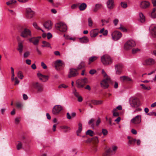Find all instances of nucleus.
I'll list each match as a JSON object with an SVG mask.
<instances>
[{
    "label": "nucleus",
    "mask_w": 156,
    "mask_h": 156,
    "mask_svg": "<svg viewBox=\"0 0 156 156\" xmlns=\"http://www.w3.org/2000/svg\"><path fill=\"white\" fill-rule=\"evenodd\" d=\"M79 74L78 70L76 69L72 68L70 69V71L68 75V77L71 78L77 76Z\"/></svg>",
    "instance_id": "9d476101"
},
{
    "label": "nucleus",
    "mask_w": 156,
    "mask_h": 156,
    "mask_svg": "<svg viewBox=\"0 0 156 156\" xmlns=\"http://www.w3.org/2000/svg\"><path fill=\"white\" fill-rule=\"evenodd\" d=\"M98 58L96 56H93L89 58L88 60V64L90 65L91 63L94 62Z\"/></svg>",
    "instance_id": "393cba45"
},
{
    "label": "nucleus",
    "mask_w": 156,
    "mask_h": 156,
    "mask_svg": "<svg viewBox=\"0 0 156 156\" xmlns=\"http://www.w3.org/2000/svg\"><path fill=\"white\" fill-rule=\"evenodd\" d=\"M130 104L133 108L138 107L140 105L138 99L137 98H131L130 100Z\"/></svg>",
    "instance_id": "39448f33"
},
{
    "label": "nucleus",
    "mask_w": 156,
    "mask_h": 156,
    "mask_svg": "<svg viewBox=\"0 0 156 156\" xmlns=\"http://www.w3.org/2000/svg\"><path fill=\"white\" fill-rule=\"evenodd\" d=\"M120 80L122 82L132 81V79L129 77L126 76H123L120 77Z\"/></svg>",
    "instance_id": "b1692460"
},
{
    "label": "nucleus",
    "mask_w": 156,
    "mask_h": 156,
    "mask_svg": "<svg viewBox=\"0 0 156 156\" xmlns=\"http://www.w3.org/2000/svg\"><path fill=\"white\" fill-rule=\"evenodd\" d=\"M141 120V115H137L133 118L130 121L131 124L135 125L140 124Z\"/></svg>",
    "instance_id": "1a4fd4ad"
},
{
    "label": "nucleus",
    "mask_w": 156,
    "mask_h": 156,
    "mask_svg": "<svg viewBox=\"0 0 156 156\" xmlns=\"http://www.w3.org/2000/svg\"><path fill=\"white\" fill-rule=\"evenodd\" d=\"M34 27L37 30H40L42 31L43 32H44V31L41 29L37 25V23L36 22H34L33 24Z\"/></svg>",
    "instance_id": "c9c22d12"
},
{
    "label": "nucleus",
    "mask_w": 156,
    "mask_h": 156,
    "mask_svg": "<svg viewBox=\"0 0 156 156\" xmlns=\"http://www.w3.org/2000/svg\"><path fill=\"white\" fill-rule=\"evenodd\" d=\"M30 42L33 43L35 45H37L39 43V39L38 37H32L29 39Z\"/></svg>",
    "instance_id": "6ab92c4d"
},
{
    "label": "nucleus",
    "mask_w": 156,
    "mask_h": 156,
    "mask_svg": "<svg viewBox=\"0 0 156 156\" xmlns=\"http://www.w3.org/2000/svg\"><path fill=\"white\" fill-rule=\"evenodd\" d=\"M68 86L64 84H62L58 86V88H61L62 87L64 88H66L68 87Z\"/></svg>",
    "instance_id": "052dcab7"
},
{
    "label": "nucleus",
    "mask_w": 156,
    "mask_h": 156,
    "mask_svg": "<svg viewBox=\"0 0 156 156\" xmlns=\"http://www.w3.org/2000/svg\"><path fill=\"white\" fill-rule=\"evenodd\" d=\"M101 61L104 65H107L111 64L112 62L110 57L107 55H105L101 57Z\"/></svg>",
    "instance_id": "f257e3e1"
},
{
    "label": "nucleus",
    "mask_w": 156,
    "mask_h": 156,
    "mask_svg": "<svg viewBox=\"0 0 156 156\" xmlns=\"http://www.w3.org/2000/svg\"><path fill=\"white\" fill-rule=\"evenodd\" d=\"M155 63V61L154 59L153 58H149L145 60L144 65H151Z\"/></svg>",
    "instance_id": "a211bd4d"
},
{
    "label": "nucleus",
    "mask_w": 156,
    "mask_h": 156,
    "mask_svg": "<svg viewBox=\"0 0 156 156\" xmlns=\"http://www.w3.org/2000/svg\"><path fill=\"white\" fill-rule=\"evenodd\" d=\"M136 141V139L132 138L129 140V143L131 144H133L135 143Z\"/></svg>",
    "instance_id": "c03bdc74"
},
{
    "label": "nucleus",
    "mask_w": 156,
    "mask_h": 156,
    "mask_svg": "<svg viewBox=\"0 0 156 156\" xmlns=\"http://www.w3.org/2000/svg\"><path fill=\"white\" fill-rule=\"evenodd\" d=\"M15 81L14 84L15 85H16L18 84L19 83V81L18 80V79L17 78L15 77Z\"/></svg>",
    "instance_id": "338daca9"
},
{
    "label": "nucleus",
    "mask_w": 156,
    "mask_h": 156,
    "mask_svg": "<svg viewBox=\"0 0 156 156\" xmlns=\"http://www.w3.org/2000/svg\"><path fill=\"white\" fill-rule=\"evenodd\" d=\"M94 132L92 130L89 129L87 131L86 133V135H89L92 136H93Z\"/></svg>",
    "instance_id": "e433bc0d"
},
{
    "label": "nucleus",
    "mask_w": 156,
    "mask_h": 156,
    "mask_svg": "<svg viewBox=\"0 0 156 156\" xmlns=\"http://www.w3.org/2000/svg\"><path fill=\"white\" fill-rule=\"evenodd\" d=\"M88 26L90 27H91L93 24V21L91 18H89L88 19Z\"/></svg>",
    "instance_id": "58836bf2"
},
{
    "label": "nucleus",
    "mask_w": 156,
    "mask_h": 156,
    "mask_svg": "<svg viewBox=\"0 0 156 156\" xmlns=\"http://www.w3.org/2000/svg\"><path fill=\"white\" fill-rule=\"evenodd\" d=\"M119 20L117 19H115L113 21V23L115 26H116L118 23Z\"/></svg>",
    "instance_id": "774afa93"
},
{
    "label": "nucleus",
    "mask_w": 156,
    "mask_h": 156,
    "mask_svg": "<svg viewBox=\"0 0 156 156\" xmlns=\"http://www.w3.org/2000/svg\"><path fill=\"white\" fill-rule=\"evenodd\" d=\"M41 66L44 69H46L47 68V66L43 62H41Z\"/></svg>",
    "instance_id": "6e6d98bb"
},
{
    "label": "nucleus",
    "mask_w": 156,
    "mask_h": 156,
    "mask_svg": "<svg viewBox=\"0 0 156 156\" xmlns=\"http://www.w3.org/2000/svg\"><path fill=\"white\" fill-rule=\"evenodd\" d=\"M122 33L119 31H115L112 34L113 39L115 41H117L122 36Z\"/></svg>",
    "instance_id": "9b49d317"
},
{
    "label": "nucleus",
    "mask_w": 156,
    "mask_h": 156,
    "mask_svg": "<svg viewBox=\"0 0 156 156\" xmlns=\"http://www.w3.org/2000/svg\"><path fill=\"white\" fill-rule=\"evenodd\" d=\"M107 5L108 8L112 9L114 7V1L113 0H108L107 2Z\"/></svg>",
    "instance_id": "412c9836"
},
{
    "label": "nucleus",
    "mask_w": 156,
    "mask_h": 156,
    "mask_svg": "<svg viewBox=\"0 0 156 156\" xmlns=\"http://www.w3.org/2000/svg\"><path fill=\"white\" fill-rule=\"evenodd\" d=\"M23 44L22 42H19L18 44L17 50L19 51L20 54H21L23 52Z\"/></svg>",
    "instance_id": "aec40b11"
},
{
    "label": "nucleus",
    "mask_w": 156,
    "mask_h": 156,
    "mask_svg": "<svg viewBox=\"0 0 156 156\" xmlns=\"http://www.w3.org/2000/svg\"><path fill=\"white\" fill-rule=\"evenodd\" d=\"M116 73L117 74H120L122 72V69L123 66L122 64H118L115 66Z\"/></svg>",
    "instance_id": "2eb2a0df"
},
{
    "label": "nucleus",
    "mask_w": 156,
    "mask_h": 156,
    "mask_svg": "<svg viewBox=\"0 0 156 156\" xmlns=\"http://www.w3.org/2000/svg\"><path fill=\"white\" fill-rule=\"evenodd\" d=\"M43 45L41 46L42 47H50L51 48L50 44L47 42L45 41H42Z\"/></svg>",
    "instance_id": "473e14b6"
},
{
    "label": "nucleus",
    "mask_w": 156,
    "mask_h": 156,
    "mask_svg": "<svg viewBox=\"0 0 156 156\" xmlns=\"http://www.w3.org/2000/svg\"><path fill=\"white\" fill-rule=\"evenodd\" d=\"M150 3L147 1H143L141 2L140 6L141 8L145 9L149 7Z\"/></svg>",
    "instance_id": "5701e85b"
},
{
    "label": "nucleus",
    "mask_w": 156,
    "mask_h": 156,
    "mask_svg": "<svg viewBox=\"0 0 156 156\" xmlns=\"http://www.w3.org/2000/svg\"><path fill=\"white\" fill-rule=\"evenodd\" d=\"M101 73L104 78H105L106 77H109L108 76L106 73L105 72V71L103 69H102V70Z\"/></svg>",
    "instance_id": "864d4df0"
},
{
    "label": "nucleus",
    "mask_w": 156,
    "mask_h": 156,
    "mask_svg": "<svg viewBox=\"0 0 156 156\" xmlns=\"http://www.w3.org/2000/svg\"><path fill=\"white\" fill-rule=\"evenodd\" d=\"M54 65L56 69L57 70L60 69V67H63L64 66V63L60 60H56L54 63Z\"/></svg>",
    "instance_id": "ddd939ff"
},
{
    "label": "nucleus",
    "mask_w": 156,
    "mask_h": 156,
    "mask_svg": "<svg viewBox=\"0 0 156 156\" xmlns=\"http://www.w3.org/2000/svg\"><path fill=\"white\" fill-rule=\"evenodd\" d=\"M135 108H136V109L134 111V113L136 112H140L142 110L141 108H138V107Z\"/></svg>",
    "instance_id": "680f3d73"
},
{
    "label": "nucleus",
    "mask_w": 156,
    "mask_h": 156,
    "mask_svg": "<svg viewBox=\"0 0 156 156\" xmlns=\"http://www.w3.org/2000/svg\"><path fill=\"white\" fill-rule=\"evenodd\" d=\"M111 81V79L110 77L105 78V79L102 80L100 84L101 87L104 89L108 88L109 86L108 83Z\"/></svg>",
    "instance_id": "0eeeda50"
},
{
    "label": "nucleus",
    "mask_w": 156,
    "mask_h": 156,
    "mask_svg": "<svg viewBox=\"0 0 156 156\" xmlns=\"http://www.w3.org/2000/svg\"><path fill=\"white\" fill-rule=\"evenodd\" d=\"M151 33L155 36H156V27H154L151 29Z\"/></svg>",
    "instance_id": "09e8293b"
},
{
    "label": "nucleus",
    "mask_w": 156,
    "mask_h": 156,
    "mask_svg": "<svg viewBox=\"0 0 156 156\" xmlns=\"http://www.w3.org/2000/svg\"><path fill=\"white\" fill-rule=\"evenodd\" d=\"M16 106L18 108H21L22 107V103L20 102H17L16 103Z\"/></svg>",
    "instance_id": "37998d69"
},
{
    "label": "nucleus",
    "mask_w": 156,
    "mask_h": 156,
    "mask_svg": "<svg viewBox=\"0 0 156 156\" xmlns=\"http://www.w3.org/2000/svg\"><path fill=\"white\" fill-rule=\"evenodd\" d=\"M102 132L103 135L104 136L106 135L108 133V132L107 130L105 129H102Z\"/></svg>",
    "instance_id": "5fc2aeb1"
},
{
    "label": "nucleus",
    "mask_w": 156,
    "mask_h": 156,
    "mask_svg": "<svg viewBox=\"0 0 156 156\" xmlns=\"http://www.w3.org/2000/svg\"><path fill=\"white\" fill-rule=\"evenodd\" d=\"M17 76L20 79L22 80L23 77V75L22 72L21 71H19L17 73Z\"/></svg>",
    "instance_id": "4c0bfd02"
},
{
    "label": "nucleus",
    "mask_w": 156,
    "mask_h": 156,
    "mask_svg": "<svg viewBox=\"0 0 156 156\" xmlns=\"http://www.w3.org/2000/svg\"><path fill=\"white\" fill-rule=\"evenodd\" d=\"M140 86H142V88L145 90H149L150 89V87H146L143 84H141Z\"/></svg>",
    "instance_id": "13d9d810"
},
{
    "label": "nucleus",
    "mask_w": 156,
    "mask_h": 156,
    "mask_svg": "<svg viewBox=\"0 0 156 156\" xmlns=\"http://www.w3.org/2000/svg\"><path fill=\"white\" fill-rule=\"evenodd\" d=\"M30 55V52L29 51H27L24 53L23 54V57L24 58H27Z\"/></svg>",
    "instance_id": "a19ab883"
},
{
    "label": "nucleus",
    "mask_w": 156,
    "mask_h": 156,
    "mask_svg": "<svg viewBox=\"0 0 156 156\" xmlns=\"http://www.w3.org/2000/svg\"><path fill=\"white\" fill-rule=\"evenodd\" d=\"M96 72L95 70L91 69L89 71V73L92 75L94 74Z\"/></svg>",
    "instance_id": "69168bd1"
},
{
    "label": "nucleus",
    "mask_w": 156,
    "mask_h": 156,
    "mask_svg": "<svg viewBox=\"0 0 156 156\" xmlns=\"http://www.w3.org/2000/svg\"><path fill=\"white\" fill-rule=\"evenodd\" d=\"M136 45L135 42L133 40L127 41L124 45V48L126 50H129Z\"/></svg>",
    "instance_id": "423d86ee"
},
{
    "label": "nucleus",
    "mask_w": 156,
    "mask_h": 156,
    "mask_svg": "<svg viewBox=\"0 0 156 156\" xmlns=\"http://www.w3.org/2000/svg\"><path fill=\"white\" fill-rule=\"evenodd\" d=\"M85 66V63L84 61L81 62L80 63L79 65L76 69L77 70H79L82 69L84 68Z\"/></svg>",
    "instance_id": "cd10ccee"
},
{
    "label": "nucleus",
    "mask_w": 156,
    "mask_h": 156,
    "mask_svg": "<svg viewBox=\"0 0 156 156\" xmlns=\"http://www.w3.org/2000/svg\"><path fill=\"white\" fill-rule=\"evenodd\" d=\"M43 26L45 29L48 30L51 29L52 24L51 21H48L44 23Z\"/></svg>",
    "instance_id": "dca6fc26"
},
{
    "label": "nucleus",
    "mask_w": 156,
    "mask_h": 156,
    "mask_svg": "<svg viewBox=\"0 0 156 156\" xmlns=\"http://www.w3.org/2000/svg\"><path fill=\"white\" fill-rule=\"evenodd\" d=\"M55 27L57 30L63 32L66 31L67 29L66 25L63 23H59L56 24Z\"/></svg>",
    "instance_id": "f03ea898"
},
{
    "label": "nucleus",
    "mask_w": 156,
    "mask_h": 156,
    "mask_svg": "<svg viewBox=\"0 0 156 156\" xmlns=\"http://www.w3.org/2000/svg\"><path fill=\"white\" fill-rule=\"evenodd\" d=\"M73 93L74 95L76 97H77L80 96L79 93L75 89H74L73 90Z\"/></svg>",
    "instance_id": "79ce46f5"
},
{
    "label": "nucleus",
    "mask_w": 156,
    "mask_h": 156,
    "mask_svg": "<svg viewBox=\"0 0 156 156\" xmlns=\"http://www.w3.org/2000/svg\"><path fill=\"white\" fill-rule=\"evenodd\" d=\"M41 77L42 78H39V79L43 82H46L48 80V76L42 75Z\"/></svg>",
    "instance_id": "72a5a7b5"
},
{
    "label": "nucleus",
    "mask_w": 156,
    "mask_h": 156,
    "mask_svg": "<svg viewBox=\"0 0 156 156\" xmlns=\"http://www.w3.org/2000/svg\"><path fill=\"white\" fill-rule=\"evenodd\" d=\"M26 16L29 18H31L34 15V12L30 8H27L26 10Z\"/></svg>",
    "instance_id": "4468645a"
},
{
    "label": "nucleus",
    "mask_w": 156,
    "mask_h": 156,
    "mask_svg": "<svg viewBox=\"0 0 156 156\" xmlns=\"http://www.w3.org/2000/svg\"><path fill=\"white\" fill-rule=\"evenodd\" d=\"M60 128L61 129L64 130L65 132H67L70 130V129L69 127L68 126H60Z\"/></svg>",
    "instance_id": "2f4dec72"
},
{
    "label": "nucleus",
    "mask_w": 156,
    "mask_h": 156,
    "mask_svg": "<svg viewBox=\"0 0 156 156\" xmlns=\"http://www.w3.org/2000/svg\"><path fill=\"white\" fill-rule=\"evenodd\" d=\"M119 29L124 32H126L127 31V30L121 25V26L119 28Z\"/></svg>",
    "instance_id": "8fccbe9b"
},
{
    "label": "nucleus",
    "mask_w": 156,
    "mask_h": 156,
    "mask_svg": "<svg viewBox=\"0 0 156 156\" xmlns=\"http://www.w3.org/2000/svg\"><path fill=\"white\" fill-rule=\"evenodd\" d=\"M116 109H114L113 111V116L115 117H117L119 115V113L116 111Z\"/></svg>",
    "instance_id": "49530a36"
},
{
    "label": "nucleus",
    "mask_w": 156,
    "mask_h": 156,
    "mask_svg": "<svg viewBox=\"0 0 156 156\" xmlns=\"http://www.w3.org/2000/svg\"><path fill=\"white\" fill-rule=\"evenodd\" d=\"M32 85L34 88L37 90L38 92H42L43 90V85L38 82H34Z\"/></svg>",
    "instance_id": "6e6552de"
},
{
    "label": "nucleus",
    "mask_w": 156,
    "mask_h": 156,
    "mask_svg": "<svg viewBox=\"0 0 156 156\" xmlns=\"http://www.w3.org/2000/svg\"><path fill=\"white\" fill-rule=\"evenodd\" d=\"M80 42L82 43H87L89 41L88 38L86 36L80 38Z\"/></svg>",
    "instance_id": "bb28decb"
},
{
    "label": "nucleus",
    "mask_w": 156,
    "mask_h": 156,
    "mask_svg": "<svg viewBox=\"0 0 156 156\" xmlns=\"http://www.w3.org/2000/svg\"><path fill=\"white\" fill-rule=\"evenodd\" d=\"M91 104L94 105H99L103 104V101L102 100H92L91 101Z\"/></svg>",
    "instance_id": "a878e982"
},
{
    "label": "nucleus",
    "mask_w": 156,
    "mask_h": 156,
    "mask_svg": "<svg viewBox=\"0 0 156 156\" xmlns=\"http://www.w3.org/2000/svg\"><path fill=\"white\" fill-rule=\"evenodd\" d=\"M16 2V1L15 0H12L7 2L6 4L9 5L13 3H14Z\"/></svg>",
    "instance_id": "de8ad7c7"
},
{
    "label": "nucleus",
    "mask_w": 156,
    "mask_h": 156,
    "mask_svg": "<svg viewBox=\"0 0 156 156\" xmlns=\"http://www.w3.org/2000/svg\"><path fill=\"white\" fill-rule=\"evenodd\" d=\"M87 6L86 3H83L81 4L79 6V9L81 11H83L85 10Z\"/></svg>",
    "instance_id": "7c9ffc66"
},
{
    "label": "nucleus",
    "mask_w": 156,
    "mask_h": 156,
    "mask_svg": "<svg viewBox=\"0 0 156 156\" xmlns=\"http://www.w3.org/2000/svg\"><path fill=\"white\" fill-rule=\"evenodd\" d=\"M92 141H94L95 143H98V137L97 136H95L92 138Z\"/></svg>",
    "instance_id": "4d7b16f0"
},
{
    "label": "nucleus",
    "mask_w": 156,
    "mask_h": 156,
    "mask_svg": "<svg viewBox=\"0 0 156 156\" xmlns=\"http://www.w3.org/2000/svg\"><path fill=\"white\" fill-rule=\"evenodd\" d=\"M99 30L98 29H94L92 30L90 32V36L92 38L95 37L98 34Z\"/></svg>",
    "instance_id": "f3484780"
},
{
    "label": "nucleus",
    "mask_w": 156,
    "mask_h": 156,
    "mask_svg": "<svg viewBox=\"0 0 156 156\" xmlns=\"http://www.w3.org/2000/svg\"><path fill=\"white\" fill-rule=\"evenodd\" d=\"M140 50L138 48H133L132 50V53L133 54H135Z\"/></svg>",
    "instance_id": "3c124183"
},
{
    "label": "nucleus",
    "mask_w": 156,
    "mask_h": 156,
    "mask_svg": "<svg viewBox=\"0 0 156 156\" xmlns=\"http://www.w3.org/2000/svg\"><path fill=\"white\" fill-rule=\"evenodd\" d=\"M87 82V80L86 78L78 79L76 82V86L79 88H83Z\"/></svg>",
    "instance_id": "20e7f679"
},
{
    "label": "nucleus",
    "mask_w": 156,
    "mask_h": 156,
    "mask_svg": "<svg viewBox=\"0 0 156 156\" xmlns=\"http://www.w3.org/2000/svg\"><path fill=\"white\" fill-rule=\"evenodd\" d=\"M101 122V119L99 117H98L97 120L96 122V125L98 126Z\"/></svg>",
    "instance_id": "bf43d9fd"
},
{
    "label": "nucleus",
    "mask_w": 156,
    "mask_h": 156,
    "mask_svg": "<svg viewBox=\"0 0 156 156\" xmlns=\"http://www.w3.org/2000/svg\"><path fill=\"white\" fill-rule=\"evenodd\" d=\"M20 121V118H16L15 119V123L16 124H18Z\"/></svg>",
    "instance_id": "0e129e2a"
},
{
    "label": "nucleus",
    "mask_w": 156,
    "mask_h": 156,
    "mask_svg": "<svg viewBox=\"0 0 156 156\" xmlns=\"http://www.w3.org/2000/svg\"><path fill=\"white\" fill-rule=\"evenodd\" d=\"M78 129L76 131L77 135L78 136H80L79 133L81 132L82 129V125L81 123L78 124Z\"/></svg>",
    "instance_id": "c85d7f7f"
},
{
    "label": "nucleus",
    "mask_w": 156,
    "mask_h": 156,
    "mask_svg": "<svg viewBox=\"0 0 156 156\" xmlns=\"http://www.w3.org/2000/svg\"><path fill=\"white\" fill-rule=\"evenodd\" d=\"M103 7L102 4L101 3H98L95 5V7L93 9L94 12L96 13L97 12L98 10L101 9Z\"/></svg>",
    "instance_id": "4be33fe9"
},
{
    "label": "nucleus",
    "mask_w": 156,
    "mask_h": 156,
    "mask_svg": "<svg viewBox=\"0 0 156 156\" xmlns=\"http://www.w3.org/2000/svg\"><path fill=\"white\" fill-rule=\"evenodd\" d=\"M77 100L79 102H82L83 101V98L80 96H79L77 97Z\"/></svg>",
    "instance_id": "e2e57ef3"
},
{
    "label": "nucleus",
    "mask_w": 156,
    "mask_h": 156,
    "mask_svg": "<svg viewBox=\"0 0 156 156\" xmlns=\"http://www.w3.org/2000/svg\"><path fill=\"white\" fill-rule=\"evenodd\" d=\"M151 15L152 17L154 18H156V7L153 9Z\"/></svg>",
    "instance_id": "f704fd0d"
},
{
    "label": "nucleus",
    "mask_w": 156,
    "mask_h": 156,
    "mask_svg": "<svg viewBox=\"0 0 156 156\" xmlns=\"http://www.w3.org/2000/svg\"><path fill=\"white\" fill-rule=\"evenodd\" d=\"M120 4L122 7L123 8H126L127 6V3L125 2H122Z\"/></svg>",
    "instance_id": "ea45409f"
},
{
    "label": "nucleus",
    "mask_w": 156,
    "mask_h": 156,
    "mask_svg": "<svg viewBox=\"0 0 156 156\" xmlns=\"http://www.w3.org/2000/svg\"><path fill=\"white\" fill-rule=\"evenodd\" d=\"M20 36L24 38L31 37L32 33L31 30L27 28H24L21 33Z\"/></svg>",
    "instance_id": "7ed1b4c3"
},
{
    "label": "nucleus",
    "mask_w": 156,
    "mask_h": 156,
    "mask_svg": "<svg viewBox=\"0 0 156 156\" xmlns=\"http://www.w3.org/2000/svg\"><path fill=\"white\" fill-rule=\"evenodd\" d=\"M62 109V107L59 105H55L52 109V113L54 115H57Z\"/></svg>",
    "instance_id": "f8f14e48"
},
{
    "label": "nucleus",
    "mask_w": 156,
    "mask_h": 156,
    "mask_svg": "<svg viewBox=\"0 0 156 156\" xmlns=\"http://www.w3.org/2000/svg\"><path fill=\"white\" fill-rule=\"evenodd\" d=\"M101 21L102 23V25H104L105 24L108 23L109 22V20H102Z\"/></svg>",
    "instance_id": "603ef678"
},
{
    "label": "nucleus",
    "mask_w": 156,
    "mask_h": 156,
    "mask_svg": "<svg viewBox=\"0 0 156 156\" xmlns=\"http://www.w3.org/2000/svg\"><path fill=\"white\" fill-rule=\"evenodd\" d=\"M140 21L141 23H144L145 21V18L142 13H140L139 14Z\"/></svg>",
    "instance_id": "c756f323"
},
{
    "label": "nucleus",
    "mask_w": 156,
    "mask_h": 156,
    "mask_svg": "<svg viewBox=\"0 0 156 156\" xmlns=\"http://www.w3.org/2000/svg\"><path fill=\"white\" fill-rule=\"evenodd\" d=\"M17 150H20L22 148V143L19 142L18 144L17 145Z\"/></svg>",
    "instance_id": "a18cd8bd"
}]
</instances>
